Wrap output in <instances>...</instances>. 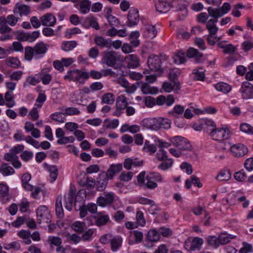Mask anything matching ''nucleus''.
<instances>
[{"mask_svg":"<svg viewBox=\"0 0 253 253\" xmlns=\"http://www.w3.org/2000/svg\"><path fill=\"white\" fill-rule=\"evenodd\" d=\"M139 13L137 9L131 8L127 14V21L126 25L129 27L136 25L139 22Z\"/></svg>","mask_w":253,"mask_h":253,"instance_id":"nucleus-11","label":"nucleus"},{"mask_svg":"<svg viewBox=\"0 0 253 253\" xmlns=\"http://www.w3.org/2000/svg\"><path fill=\"white\" fill-rule=\"evenodd\" d=\"M184 111V107L180 105H176L172 111L169 112V114L172 115L175 117H177V115H182Z\"/></svg>","mask_w":253,"mask_h":253,"instance_id":"nucleus-51","label":"nucleus"},{"mask_svg":"<svg viewBox=\"0 0 253 253\" xmlns=\"http://www.w3.org/2000/svg\"><path fill=\"white\" fill-rule=\"evenodd\" d=\"M91 2L89 0H83L80 3V10L83 14H86L90 10Z\"/></svg>","mask_w":253,"mask_h":253,"instance_id":"nucleus-41","label":"nucleus"},{"mask_svg":"<svg viewBox=\"0 0 253 253\" xmlns=\"http://www.w3.org/2000/svg\"><path fill=\"white\" fill-rule=\"evenodd\" d=\"M206 239L208 245L214 248H217L220 245L218 237L215 236H209Z\"/></svg>","mask_w":253,"mask_h":253,"instance_id":"nucleus-42","label":"nucleus"},{"mask_svg":"<svg viewBox=\"0 0 253 253\" xmlns=\"http://www.w3.org/2000/svg\"><path fill=\"white\" fill-rule=\"evenodd\" d=\"M50 118L53 120H54L59 123H64L65 120L64 114L60 112H55L50 115Z\"/></svg>","mask_w":253,"mask_h":253,"instance_id":"nucleus-53","label":"nucleus"},{"mask_svg":"<svg viewBox=\"0 0 253 253\" xmlns=\"http://www.w3.org/2000/svg\"><path fill=\"white\" fill-rule=\"evenodd\" d=\"M6 64L13 68L17 69L20 67L21 63L17 57H9L6 59Z\"/></svg>","mask_w":253,"mask_h":253,"instance_id":"nucleus-36","label":"nucleus"},{"mask_svg":"<svg viewBox=\"0 0 253 253\" xmlns=\"http://www.w3.org/2000/svg\"><path fill=\"white\" fill-rule=\"evenodd\" d=\"M40 33L38 31H35L32 33H28L27 42H34L40 37Z\"/></svg>","mask_w":253,"mask_h":253,"instance_id":"nucleus-61","label":"nucleus"},{"mask_svg":"<svg viewBox=\"0 0 253 253\" xmlns=\"http://www.w3.org/2000/svg\"><path fill=\"white\" fill-rule=\"evenodd\" d=\"M234 177L238 181H244L246 178L247 175L244 170H241L234 173Z\"/></svg>","mask_w":253,"mask_h":253,"instance_id":"nucleus-60","label":"nucleus"},{"mask_svg":"<svg viewBox=\"0 0 253 253\" xmlns=\"http://www.w3.org/2000/svg\"><path fill=\"white\" fill-rule=\"evenodd\" d=\"M56 215L59 218H62L64 216L63 209L62 205V197L58 196L57 198L55 203Z\"/></svg>","mask_w":253,"mask_h":253,"instance_id":"nucleus-29","label":"nucleus"},{"mask_svg":"<svg viewBox=\"0 0 253 253\" xmlns=\"http://www.w3.org/2000/svg\"><path fill=\"white\" fill-rule=\"evenodd\" d=\"M143 36L148 39H153L157 34V31L155 26L148 25L142 29Z\"/></svg>","mask_w":253,"mask_h":253,"instance_id":"nucleus-19","label":"nucleus"},{"mask_svg":"<svg viewBox=\"0 0 253 253\" xmlns=\"http://www.w3.org/2000/svg\"><path fill=\"white\" fill-rule=\"evenodd\" d=\"M141 91L144 94H155L158 92L157 87H151L149 84L145 83L141 86Z\"/></svg>","mask_w":253,"mask_h":253,"instance_id":"nucleus-38","label":"nucleus"},{"mask_svg":"<svg viewBox=\"0 0 253 253\" xmlns=\"http://www.w3.org/2000/svg\"><path fill=\"white\" fill-rule=\"evenodd\" d=\"M101 100L103 103L112 104L115 100V98L113 94L107 93L102 96Z\"/></svg>","mask_w":253,"mask_h":253,"instance_id":"nucleus-46","label":"nucleus"},{"mask_svg":"<svg viewBox=\"0 0 253 253\" xmlns=\"http://www.w3.org/2000/svg\"><path fill=\"white\" fill-rule=\"evenodd\" d=\"M204 240L200 237H194L192 240H187L185 243V248L189 252L201 250Z\"/></svg>","mask_w":253,"mask_h":253,"instance_id":"nucleus-8","label":"nucleus"},{"mask_svg":"<svg viewBox=\"0 0 253 253\" xmlns=\"http://www.w3.org/2000/svg\"><path fill=\"white\" fill-rule=\"evenodd\" d=\"M13 12L15 14H19L21 17L23 15H27L30 12V7L26 5H22L14 9Z\"/></svg>","mask_w":253,"mask_h":253,"instance_id":"nucleus-39","label":"nucleus"},{"mask_svg":"<svg viewBox=\"0 0 253 253\" xmlns=\"http://www.w3.org/2000/svg\"><path fill=\"white\" fill-rule=\"evenodd\" d=\"M204 123L207 131L211 132L216 127L215 123L211 120L206 119L204 120Z\"/></svg>","mask_w":253,"mask_h":253,"instance_id":"nucleus-57","label":"nucleus"},{"mask_svg":"<svg viewBox=\"0 0 253 253\" xmlns=\"http://www.w3.org/2000/svg\"><path fill=\"white\" fill-rule=\"evenodd\" d=\"M76 191L72 188H70L69 193L67 195H65V207L69 211H71L73 207V199Z\"/></svg>","mask_w":253,"mask_h":253,"instance_id":"nucleus-23","label":"nucleus"},{"mask_svg":"<svg viewBox=\"0 0 253 253\" xmlns=\"http://www.w3.org/2000/svg\"><path fill=\"white\" fill-rule=\"evenodd\" d=\"M171 7H175L177 11H182L183 13L181 16L179 15V19L182 20L187 15L188 11L187 8V5L185 2L181 0H174L171 3Z\"/></svg>","mask_w":253,"mask_h":253,"instance_id":"nucleus-14","label":"nucleus"},{"mask_svg":"<svg viewBox=\"0 0 253 253\" xmlns=\"http://www.w3.org/2000/svg\"><path fill=\"white\" fill-rule=\"evenodd\" d=\"M123 167L121 164H112L105 174L108 178L112 179L116 173L121 171Z\"/></svg>","mask_w":253,"mask_h":253,"instance_id":"nucleus-22","label":"nucleus"},{"mask_svg":"<svg viewBox=\"0 0 253 253\" xmlns=\"http://www.w3.org/2000/svg\"><path fill=\"white\" fill-rule=\"evenodd\" d=\"M109 179H110L107 177L104 172L100 173L96 179V186L97 190L103 191L108 184Z\"/></svg>","mask_w":253,"mask_h":253,"instance_id":"nucleus-15","label":"nucleus"},{"mask_svg":"<svg viewBox=\"0 0 253 253\" xmlns=\"http://www.w3.org/2000/svg\"><path fill=\"white\" fill-rule=\"evenodd\" d=\"M93 233L94 230L93 229H89L88 230L84 232L82 234V238L83 240L85 241L91 240L92 239Z\"/></svg>","mask_w":253,"mask_h":253,"instance_id":"nucleus-64","label":"nucleus"},{"mask_svg":"<svg viewBox=\"0 0 253 253\" xmlns=\"http://www.w3.org/2000/svg\"><path fill=\"white\" fill-rule=\"evenodd\" d=\"M40 81H42L43 84H48L51 81L52 77L50 74H46L45 72L42 71L39 74Z\"/></svg>","mask_w":253,"mask_h":253,"instance_id":"nucleus-44","label":"nucleus"},{"mask_svg":"<svg viewBox=\"0 0 253 253\" xmlns=\"http://www.w3.org/2000/svg\"><path fill=\"white\" fill-rule=\"evenodd\" d=\"M42 25L44 26L52 27L56 22V19L51 13H47L40 17Z\"/></svg>","mask_w":253,"mask_h":253,"instance_id":"nucleus-16","label":"nucleus"},{"mask_svg":"<svg viewBox=\"0 0 253 253\" xmlns=\"http://www.w3.org/2000/svg\"><path fill=\"white\" fill-rule=\"evenodd\" d=\"M119 58V55L114 51H104L102 53V62L108 66L114 67Z\"/></svg>","mask_w":253,"mask_h":253,"instance_id":"nucleus-5","label":"nucleus"},{"mask_svg":"<svg viewBox=\"0 0 253 253\" xmlns=\"http://www.w3.org/2000/svg\"><path fill=\"white\" fill-rule=\"evenodd\" d=\"M65 236L69 241L72 242L74 244H77L81 241V238L76 234H71L69 233L65 234Z\"/></svg>","mask_w":253,"mask_h":253,"instance_id":"nucleus-58","label":"nucleus"},{"mask_svg":"<svg viewBox=\"0 0 253 253\" xmlns=\"http://www.w3.org/2000/svg\"><path fill=\"white\" fill-rule=\"evenodd\" d=\"M127 98L124 95L119 96L116 100V107L120 109L124 110L127 106Z\"/></svg>","mask_w":253,"mask_h":253,"instance_id":"nucleus-32","label":"nucleus"},{"mask_svg":"<svg viewBox=\"0 0 253 253\" xmlns=\"http://www.w3.org/2000/svg\"><path fill=\"white\" fill-rule=\"evenodd\" d=\"M174 101L173 96L171 94L168 95L167 97L162 95H160L155 100L156 104L162 106L166 104L167 106H171L174 103Z\"/></svg>","mask_w":253,"mask_h":253,"instance_id":"nucleus-17","label":"nucleus"},{"mask_svg":"<svg viewBox=\"0 0 253 253\" xmlns=\"http://www.w3.org/2000/svg\"><path fill=\"white\" fill-rule=\"evenodd\" d=\"M77 45L75 41L63 42L61 45V48L65 51L68 52L72 50Z\"/></svg>","mask_w":253,"mask_h":253,"instance_id":"nucleus-33","label":"nucleus"},{"mask_svg":"<svg viewBox=\"0 0 253 253\" xmlns=\"http://www.w3.org/2000/svg\"><path fill=\"white\" fill-rule=\"evenodd\" d=\"M236 236L228 234L227 233H222L218 236L220 245H224L230 242L231 239H235Z\"/></svg>","mask_w":253,"mask_h":253,"instance_id":"nucleus-31","label":"nucleus"},{"mask_svg":"<svg viewBox=\"0 0 253 253\" xmlns=\"http://www.w3.org/2000/svg\"><path fill=\"white\" fill-rule=\"evenodd\" d=\"M173 164V161L171 158H168L162 161V163L159 165L158 168L162 170L165 171L170 169Z\"/></svg>","mask_w":253,"mask_h":253,"instance_id":"nucleus-35","label":"nucleus"},{"mask_svg":"<svg viewBox=\"0 0 253 253\" xmlns=\"http://www.w3.org/2000/svg\"><path fill=\"white\" fill-rule=\"evenodd\" d=\"M225 41H221L217 43V46L223 49V52L224 54H233L237 51V47L232 44H224Z\"/></svg>","mask_w":253,"mask_h":253,"instance_id":"nucleus-24","label":"nucleus"},{"mask_svg":"<svg viewBox=\"0 0 253 253\" xmlns=\"http://www.w3.org/2000/svg\"><path fill=\"white\" fill-rule=\"evenodd\" d=\"M231 178L229 170L221 171L217 176L216 179L219 181H227Z\"/></svg>","mask_w":253,"mask_h":253,"instance_id":"nucleus-50","label":"nucleus"},{"mask_svg":"<svg viewBox=\"0 0 253 253\" xmlns=\"http://www.w3.org/2000/svg\"><path fill=\"white\" fill-rule=\"evenodd\" d=\"M123 239L121 237H112L110 241L111 249L113 252H117L122 246Z\"/></svg>","mask_w":253,"mask_h":253,"instance_id":"nucleus-25","label":"nucleus"},{"mask_svg":"<svg viewBox=\"0 0 253 253\" xmlns=\"http://www.w3.org/2000/svg\"><path fill=\"white\" fill-rule=\"evenodd\" d=\"M161 58L156 55H150L147 60V64L150 69L154 72H163L162 68Z\"/></svg>","mask_w":253,"mask_h":253,"instance_id":"nucleus-7","label":"nucleus"},{"mask_svg":"<svg viewBox=\"0 0 253 253\" xmlns=\"http://www.w3.org/2000/svg\"><path fill=\"white\" fill-rule=\"evenodd\" d=\"M231 151L235 157H241L248 152L247 147L243 144H236L231 147Z\"/></svg>","mask_w":253,"mask_h":253,"instance_id":"nucleus-13","label":"nucleus"},{"mask_svg":"<svg viewBox=\"0 0 253 253\" xmlns=\"http://www.w3.org/2000/svg\"><path fill=\"white\" fill-rule=\"evenodd\" d=\"M95 43L100 48H111V40L105 39L101 36H96L94 39Z\"/></svg>","mask_w":253,"mask_h":253,"instance_id":"nucleus-20","label":"nucleus"},{"mask_svg":"<svg viewBox=\"0 0 253 253\" xmlns=\"http://www.w3.org/2000/svg\"><path fill=\"white\" fill-rule=\"evenodd\" d=\"M156 158L159 161L167 159V152L163 149H160L156 154Z\"/></svg>","mask_w":253,"mask_h":253,"instance_id":"nucleus-63","label":"nucleus"},{"mask_svg":"<svg viewBox=\"0 0 253 253\" xmlns=\"http://www.w3.org/2000/svg\"><path fill=\"white\" fill-rule=\"evenodd\" d=\"M47 169L50 172V177L52 179V181H54L58 175V169L56 166H47Z\"/></svg>","mask_w":253,"mask_h":253,"instance_id":"nucleus-48","label":"nucleus"},{"mask_svg":"<svg viewBox=\"0 0 253 253\" xmlns=\"http://www.w3.org/2000/svg\"><path fill=\"white\" fill-rule=\"evenodd\" d=\"M129 61L128 66L129 68H135L139 66V61L138 57L135 54L129 55Z\"/></svg>","mask_w":253,"mask_h":253,"instance_id":"nucleus-45","label":"nucleus"},{"mask_svg":"<svg viewBox=\"0 0 253 253\" xmlns=\"http://www.w3.org/2000/svg\"><path fill=\"white\" fill-rule=\"evenodd\" d=\"M209 16L212 17L218 18L223 16V14L221 13L219 8H213L211 6H210L207 9Z\"/></svg>","mask_w":253,"mask_h":253,"instance_id":"nucleus-43","label":"nucleus"},{"mask_svg":"<svg viewBox=\"0 0 253 253\" xmlns=\"http://www.w3.org/2000/svg\"><path fill=\"white\" fill-rule=\"evenodd\" d=\"M130 234L133 235L135 241L129 240L128 241L129 245H132L135 243H139L142 241L143 234L142 232L138 230H133L130 231Z\"/></svg>","mask_w":253,"mask_h":253,"instance_id":"nucleus-27","label":"nucleus"},{"mask_svg":"<svg viewBox=\"0 0 253 253\" xmlns=\"http://www.w3.org/2000/svg\"><path fill=\"white\" fill-rule=\"evenodd\" d=\"M240 130L246 133L250 134L253 133V127L250 124L247 123H243L240 125Z\"/></svg>","mask_w":253,"mask_h":253,"instance_id":"nucleus-59","label":"nucleus"},{"mask_svg":"<svg viewBox=\"0 0 253 253\" xmlns=\"http://www.w3.org/2000/svg\"><path fill=\"white\" fill-rule=\"evenodd\" d=\"M85 224L81 221H75L74 222L71 227L72 229L76 232L81 233L84 230Z\"/></svg>","mask_w":253,"mask_h":253,"instance_id":"nucleus-49","label":"nucleus"},{"mask_svg":"<svg viewBox=\"0 0 253 253\" xmlns=\"http://www.w3.org/2000/svg\"><path fill=\"white\" fill-rule=\"evenodd\" d=\"M243 99L253 98V85L248 81L244 82L240 89Z\"/></svg>","mask_w":253,"mask_h":253,"instance_id":"nucleus-9","label":"nucleus"},{"mask_svg":"<svg viewBox=\"0 0 253 253\" xmlns=\"http://www.w3.org/2000/svg\"><path fill=\"white\" fill-rule=\"evenodd\" d=\"M89 78V75L88 72L82 71L79 69H74L69 70L63 78L66 81H73L80 84H84Z\"/></svg>","mask_w":253,"mask_h":253,"instance_id":"nucleus-1","label":"nucleus"},{"mask_svg":"<svg viewBox=\"0 0 253 253\" xmlns=\"http://www.w3.org/2000/svg\"><path fill=\"white\" fill-rule=\"evenodd\" d=\"M136 220L137 224L140 226H144L146 224L143 213L140 211H138L136 212Z\"/></svg>","mask_w":253,"mask_h":253,"instance_id":"nucleus-54","label":"nucleus"},{"mask_svg":"<svg viewBox=\"0 0 253 253\" xmlns=\"http://www.w3.org/2000/svg\"><path fill=\"white\" fill-rule=\"evenodd\" d=\"M144 126L146 127L153 129L158 130L160 129V120L159 118H152L150 119H144L142 121Z\"/></svg>","mask_w":253,"mask_h":253,"instance_id":"nucleus-21","label":"nucleus"},{"mask_svg":"<svg viewBox=\"0 0 253 253\" xmlns=\"http://www.w3.org/2000/svg\"><path fill=\"white\" fill-rule=\"evenodd\" d=\"M14 94L12 91H7L4 95V100L5 102V105L8 108H12L15 105V101L14 99Z\"/></svg>","mask_w":253,"mask_h":253,"instance_id":"nucleus-26","label":"nucleus"},{"mask_svg":"<svg viewBox=\"0 0 253 253\" xmlns=\"http://www.w3.org/2000/svg\"><path fill=\"white\" fill-rule=\"evenodd\" d=\"M37 221L39 224L45 223L49 225L51 222V214L47 208L41 206L37 210Z\"/></svg>","mask_w":253,"mask_h":253,"instance_id":"nucleus-4","label":"nucleus"},{"mask_svg":"<svg viewBox=\"0 0 253 253\" xmlns=\"http://www.w3.org/2000/svg\"><path fill=\"white\" fill-rule=\"evenodd\" d=\"M199 69H203L202 68H199ZM193 74H195L194 79L196 81H204L205 78V74L204 71H200L199 69H195L193 71Z\"/></svg>","mask_w":253,"mask_h":253,"instance_id":"nucleus-52","label":"nucleus"},{"mask_svg":"<svg viewBox=\"0 0 253 253\" xmlns=\"http://www.w3.org/2000/svg\"><path fill=\"white\" fill-rule=\"evenodd\" d=\"M173 59L174 62L178 64H183L186 61L185 53L181 51H178Z\"/></svg>","mask_w":253,"mask_h":253,"instance_id":"nucleus-47","label":"nucleus"},{"mask_svg":"<svg viewBox=\"0 0 253 253\" xmlns=\"http://www.w3.org/2000/svg\"><path fill=\"white\" fill-rule=\"evenodd\" d=\"M155 7L159 12L165 13L169 10L171 4L163 0H157L155 1Z\"/></svg>","mask_w":253,"mask_h":253,"instance_id":"nucleus-18","label":"nucleus"},{"mask_svg":"<svg viewBox=\"0 0 253 253\" xmlns=\"http://www.w3.org/2000/svg\"><path fill=\"white\" fill-rule=\"evenodd\" d=\"M49 243L55 246H59L62 244V240L59 237L50 236L48 238Z\"/></svg>","mask_w":253,"mask_h":253,"instance_id":"nucleus-62","label":"nucleus"},{"mask_svg":"<svg viewBox=\"0 0 253 253\" xmlns=\"http://www.w3.org/2000/svg\"><path fill=\"white\" fill-rule=\"evenodd\" d=\"M49 45L43 42L37 43L34 46L36 60L42 58L46 53Z\"/></svg>","mask_w":253,"mask_h":253,"instance_id":"nucleus-12","label":"nucleus"},{"mask_svg":"<svg viewBox=\"0 0 253 253\" xmlns=\"http://www.w3.org/2000/svg\"><path fill=\"white\" fill-rule=\"evenodd\" d=\"M33 58L36 59V56L33 47L26 46L25 47V59L30 61Z\"/></svg>","mask_w":253,"mask_h":253,"instance_id":"nucleus-37","label":"nucleus"},{"mask_svg":"<svg viewBox=\"0 0 253 253\" xmlns=\"http://www.w3.org/2000/svg\"><path fill=\"white\" fill-rule=\"evenodd\" d=\"M214 86L216 90L225 94L229 92L232 89L230 84L224 82H219L215 84Z\"/></svg>","mask_w":253,"mask_h":253,"instance_id":"nucleus-28","label":"nucleus"},{"mask_svg":"<svg viewBox=\"0 0 253 253\" xmlns=\"http://www.w3.org/2000/svg\"><path fill=\"white\" fill-rule=\"evenodd\" d=\"M146 237L149 241L155 242L159 240L160 238V235L157 230L153 229H151L148 231Z\"/></svg>","mask_w":253,"mask_h":253,"instance_id":"nucleus-34","label":"nucleus"},{"mask_svg":"<svg viewBox=\"0 0 253 253\" xmlns=\"http://www.w3.org/2000/svg\"><path fill=\"white\" fill-rule=\"evenodd\" d=\"M114 200V193L113 192H104L103 196H101L97 198L96 202L99 206L105 207L111 205Z\"/></svg>","mask_w":253,"mask_h":253,"instance_id":"nucleus-10","label":"nucleus"},{"mask_svg":"<svg viewBox=\"0 0 253 253\" xmlns=\"http://www.w3.org/2000/svg\"><path fill=\"white\" fill-rule=\"evenodd\" d=\"M109 220L108 215H101L96 219L95 225L98 226H101L105 225Z\"/></svg>","mask_w":253,"mask_h":253,"instance_id":"nucleus-55","label":"nucleus"},{"mask_svg":"<svg viewBox=\"0 0 253 253\" xmlns=\"http://www.w3.org/2000/svg\"><path fill=\"white\" fill-rule=\"evenodd\" d=\"M119 123L118 119H114L111 121L107 118L104 121L102 126L105 129H115L118 127Z\"/></svg>","mask_w":253,"mask_h":253,"instance_id":"nucleus-30","label":"nucleus"},{"mask_svg":"<svg viewBox=\"0 0 253 253\" xmlns=\"http://www.w3.org/2000/svg\"><path fill=\"white\" fill-rule=\"evenodd\" d=\"M170 142L174 146L181 151H190L192 147L190 142L185 138L181 136H175L169 139Z\"/></svg>","mask_w":253,"mask_h":253,"instance_id":"nucleus-3","label":"nucleus"},{"mask_svg":"<svg viewBox=\"0 0 253 253\" xmlns=\"http://www.w3.org/2000/svg\"><path fill=\"white\" fill-rule=\"evenodd\" d=\"M19 18L14 15L10 14L5 17H0V32L1 34L9 33L12 31V29L8 25L14 26L18 22Z\"/></svg>","mask_w":253,"mask_h":253,"instance_id":"nucleus-2","label":"nucleus"},{"mask_svg":"<svg viewBox=\"0 0 253 253\" xmlns=\"http://www.w3.org/2000/svg\"><path fill=\"white\" fill-rule=\"evenodd\" d=\"M230 134L229 130L228 128L223 127L218 128L216 127L214 130L209 132V135L211 137L213 140L216 141L228 139L230 137Z\"/></svg>","mask_w":253,"mask_h":253,"instance_id":"nucleus-6","label":"nucleus"},{"mask_svg":"<svg viewBox=\"0 0 253 253\" xmlns=\"http://www.w3.org/2000/svg\"><path fill=\"white\" fill-rule=\"evenodd\" d=\"M160 129H169L170 127L171 121L167 118H159Z\"/></svg>","mask_w":253,"mask_h":253,"instance_id":"nucleus-56","label":"nucleus"},{"mask_svg":"<svg viewBox=\"0 0 253 253\" xmlns=\"http://www.w3.org/2000/svg\"><path fill=\"white\" fill-rule=\"evenodd\" d=\"M0 172L3 176H7L13 174L15 172L14 169L8 164H3L0 168Z\"/></svg>","mask_w":253,"mask_h":253,"instance_id":"nucleus-40","label":"nucleus"}]
</instances>
